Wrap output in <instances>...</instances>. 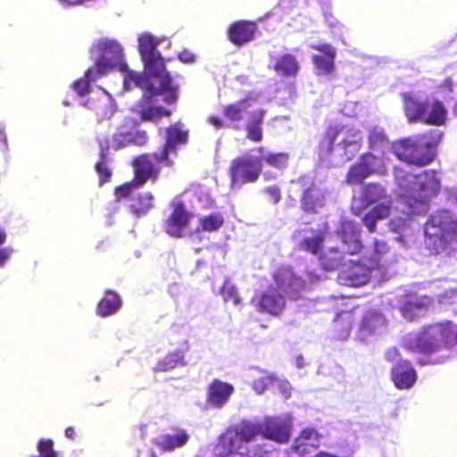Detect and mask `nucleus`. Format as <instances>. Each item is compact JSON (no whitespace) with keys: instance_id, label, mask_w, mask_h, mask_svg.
<instances>
[{"instance_id":"4be33fe9","label":"nucleus","mask_w":457,"mask_h":457,"mask_svg":"<svg viewBox=\"0 0 457 457\" xmlns=\"http://www.w3.org/2000/svg\"><path fill=\"white\" fill-rule=\"evenodd\" d=\"M370 265L363 261V257L361 256L357 262H353L347 270H345L342 278L349 287H361L366 285L370 278L371 271L374 270Z\"/></svg>"},{"instance_id":"a18cd8bd","label":"nucleus","mask_w":457,"mask_h":457,"mask_svg":"<svg viewBox=\"0 0 457 457\" xmlns=\"http://www.w3.org/2000/svg\"><path fill=\"white\" fill-rule=\"evenodd\" d=\"M224 221V217L220 212H212L199 220L196 231H218L223 226Z\"/></svg>"},{"instance_id":"c85d7f7f","label":"nucleus","mask_w":457,"mask_h":457,"mask_svg":"<svg viewBox=\"0 0 457 457\" xmlns=\"http://www.w3.org/2000/svg\"><path fill=\"white\" fill-rule=\"evenodd\" d=\"M386 325V319L380 312L370 311L364 313L359 330L362 337H368L383 332Z\"/></svg>"},{"instance_id":"4c0bfd02","label":"nucleus","mask_w":457,"mask_h":457,"mask_svg":"<svg viewBox=\"0 0 457 457\" xmlns=\"http://www.w3.org/2000/svg\"><path fill=\"white\" fill-rule=\"evenodd\" d=\"M345 254L337 247H330L323 253L320 254V265L326 270H335L341 267Z\"/></svg>"},{"instance_id":"37998d69","label":"nucleus","mask_w":457,"mask_h":457,"mask_svg":"<svg viewBox=\"0 0 457 457\" xmlns=\"http://www.w3.org/2000/svg\"><path fill=\"white\" fill-rule=\"evenodd\" d=\"M233 429L237 432L242 441L246 445L261 435L260 422L244 420L235 426Z\"/></svg>"},{"instance_id":"864d4df0","label":"nucleus","mask_w":457,"mask_h":457,"mask_svg":"<svg viewBox=\"0 0 457 457\" xmlns=\"http://www.w3.org/2000/svg\"><path fill=\"white\" fill-rule=\"evenodd\" d=\"M277 379L274 374H266L253 381V388L258 394L264 393L268 387Z\"/></svg>"},{"instance_id":"7c9ffc66","label":"nucleus","mask_w":457,"mask_h":457,"mask_svg":"<svg viewBox=\"0 0 457 457\" xmlns=\"http://www.w3.org/2000/svg\"><path fill=\"white\" fill-rule=\"evenodd\" d=\"M189 440L188 433L182 428H174L173 434L162 435L156 441L157 447L164 452H171L184 446Z\"/></svg>"},{"instance_id":"6ab92c4d","label":"nucleus","mask_w":457,"mask_h":457,"mask_svg":"<svg viewBox=\"0 0 457 457\" xmlns=\"http://www.w3.org/2000/svg\"><path fill=\"white\" fill-rule=\"evenodd\" d=\"M261 436L278 443H286L290 437L289 426L279 418L269 417L260 422Z\"/></svg>"},{"instance_id":"f257e3e1","label":"nucleus","mask_w":457,"mask_h":457,"mask_svg":"<svg viewBox=\"0 0 457 457\" xmlns=\"http://www.w3.org/2000/svg\"><path fill=\"white\" fill-rule=\"evenodd\" d=\"M394 179L399 188L400 198L411 214H425L428 210L430 198L437 195L441 187L435 170L413 174L401 168H395Z\"/></svg>"},{"instance_id":"a878e982","label":"nucleus","mask_w":457,"mask_h":457,"mask_svg":"<svg viewBox=\"0 0 457 457\" xmlns=\"http://www.w3.org/2000/svg\"><path fill=\"white\" fill-rule=\"evenodd\" d=\"M425 105V113L419 119V122L434 126L444 125L446 120L447 110L443 103L439 100L426 99Z\"/></svg>"},{"instance_id":"1a4fd4ad","label":"nucleus","mask_w":457,"mask_h":457,"mask_svg":"<svg viewBox=\"0 0 457 457\" xmlns=\"http://www.w3.org/2000/svg\"><path fill=\"white\" fill-rule=\"evenodd\" d=\"M131 165L134 168V178L131 181L115 187L114 193L118 198H127L130 195L133 188L141 187L149 180L155 182L159 178L160 172L157 167L141 155L136 156L132 160Z\"/></svg>"},{"instance_id":"8fccbe9b","label":"nucleus","mask_w":457,"mask_h":457,"mask_svg":"<svg viewBox=\"0 0 457 457\" xmlns=\"http://www.w3.org/2000/svg\"><path fill=\"white\" fill-rule=\"evenodd\" d=\"M262 160L271 167L284 169L288 165L289 155L287 153H270L263 156Z\"/></svg>"},{"instance_id":"c756f323","label":"nucleus","mask_w":457,"mask_h":457,"mask_svg":"<svg viewBox=\"0 0 457 457\" xmlns=\"http://www.w3.org/2000/svg\"><path fill=\"white\" fill-rule=\"evenodd\" d=\"M88 107L95 112L99 120L110 119L115 112L112 98L103 92L96 97H90L87 101Z\"/></svg>"},{"instance_id":"58836bf2","label":"nucleus","mask_w":457,"mask_h":457,"mask_svg":"<svg viewBox=\"0 0 457 457\" xmlns=\"http://www.w3.org/2000/svg\"><path fill=\"white\" fill-rule=\"evenodd\" d=\"M250 100H253L252 96H246L237 102L226 105L223 109V114L232 122H239L243 120L244 113L251 106Z\"/></svg>"},{"instance_id":"9b49d317","label":"nucleus","mask_w":457,"mask_h":457,"mask_svg":"<svg viewBox=\"0 0 457 457\" xmlns=\"http://www.w3.org/2000/svg\"><path fill=\"white\" fill-rule=\"evenodd\" d=\"M101 55L96 61V68L99 76L108 70L117 68L125 71L127 64L124 62V55L121 46L114 40H102L98 43Z\"/></svg>"},{"instance_id":"dca6fc26","label":"nucleus","mask_w":457,"mask_h":457,"mask_svg":"<svg viewBox=\"0 0 457 457\" xmlns=\"http://www.w3.org/2000/svg\"><path fill=\"white\" fill-rule=\"evenodd\" d=\"M287 305L286 298L278 287H270L262 292L256 303L258 312L267 313L275 317L279 316Z\"/></svg>"},{"instance_id":"052dcab7","label":"nucleus","mask_w":457,"mask_h":457,"mask_svg":"<svg viewBox=\"0 0 457 457\" xmlns=\"http://www.w3.org/2000/svg\"><path fill=\"white\" fill-rule=\"evenodd\" d=\"M439 89L444 93H453V80L451 77L445 78L439 85Z\"/></svg>"},{"instance_id":"2f4dec72","label":"nucleus","mask_w":457,"mask_h":457,"mask_svg":"<svg viewBox=\"0 0 457 457\" xmlns=\"http://www.w3.org/2000/svg\"><path fill=\"white\" fill-rule=\"evenodd\" d=\"M154 208V196L151 192H141L130 197L129 212L140 218Z\"/></svg>"},{"instance_id":"9d476101","label":"nucleus","mask_w":457,"mask_h":457,"mask_svg":"<svg viewBox=\"0 0 457 457\" xmlns=\"http://www.w3.org/2000/svg\"><path fill=\"white\" fill-rule=\"evenodd\" d=\"M385 358L394 363L390 375L395 387L401 390L412 387L417 380V372L408 360L401 358L399 350L396 347L389 348Z\"/></svg>"},{"instance_id":"2eb2a0df","label":"nucleus","mask_w":457,"mask_h":457,"mask_svg":"<svg viewBox=\"0 0 457 457\" xmlns=\"http://www.w3.org/2000/svg\"><path fill=\"white\" fill-rule=\"evenodd\" d=\"M337 236L342 243L341 250L345 255H354L362 249L360 228L353 220H343L337 228Z\"/></svg>"},{"instance_id":"774afa93","label":"nucleus","mask_w":457,"mask_h":457,"mask_svg":"<svg viewBox=\"0 0 457 457\" xmlns=\"http://www.w3.org/2000/svg\"><path fill=\"white\" fill-rule=\"evenodd\" d=\"M453 337H454V345H455V344H457V328L456 329L454 328V335H453Z\"/></svg>"},{"instance_id":"0e129e2a","label":"nucleus","mask_w":457,"mask_h":457,"mask_svg":"<svg viewBox=\"0 0 457 457\" xmlns=\"http://www.w3.org/2000/svg\"><path fill=\"white\" fill-rule=\"evenodd\" d=\"M64 434L65 436L68 437L69 439H74L76 436L75 428L73 427H68L66 428Z\"/></svg>"},{"instance_id":"338daca9","label":"nucleus","mask_w":457,"mask_h":457,"mask_svg":"<svg viewBox=\"0 0 457 457\" xmlns=\"http://www.w3.org/2000/svg\"><path fill=\"white\" fill-rule=\"evenodd\" d=\"M6 239L5 233L0 229V245H2Z\"/></svg>"},{"instance_id":"c03bdc74","label":"nucleus","mask_w":457,"mask_h":457,"mask_svg":"<svg viewBox=\"0 0 457 457\" xmlns=\"http://www.w3.org/2000/svg\"><path fill=\"white\" fill-rule=\"evenodd\" d=\"M325 236L322 232H315L312 237H305L298 243V248L306 253L317 255L320 253Z\"/></svg>"},{"instance_id":"20e7f679","label":"nucleus","mask_w":457,"mask_h":457,"mask_svg":"<svg viewBox=\"0 0 457 457\" xmlns=\"http://www.w3.org/2000/svg\"><path fill=\"white\" fill-rule=\"evenodd\" d=\"M165 142L159 151L140 154L147 162L157 167L161 171L162 166L171 168L174 165L173 157L178 154V146L187 142L188 131L182 129V124L176 122L165 129Z\"/></svg>"},{"instance_id":"cd10ccee","label":"nucleus","mask_w":457,"mask_h":457,"mask_svg":"<svg viewBox=\"0 0 457 457\" xmlns=\"http://www.w3.org/2000/svg\"><path fill=\"white\" fill-rule=\"evenodd\" d=\"M266 111L262 108L256 109L250 112L249 119L245 123L246 138L252 142L258 143L263 138L262 125Z\"/></svg>"},{"instance_id":"423d86ee","label":"nucleus","mask_w":457,"mask_h":457,"mask_svg":"<svg viewBox=\"0 0 457 457\" xmlns=\"http://www.w3.org/2000/svg\"><path fill=\"white\" fill-rule=\"evenodd\" d=\"M262 171V160L250 155H240L231 160L228 177L231 187L255 183Z\"/></svg>"},{"instance_id":"393cba45","label":"nucleus","mask_w":457,"mask_h":457,"mask_svg":"<svg viewBox=\"0 0 457 457\" xmlns=\"http://www.w3.org/2000/svg\"><path fill=\"white\" fill-rule=\"evenodd\" d=\"M403 109L409 122H419V119L425 113V100L419 98L411 92L401 93Z\"/></svg>"},{"instance_id":"473e14b6","label":"nucleus","mask_w":457,"mask_h":457,"mask_svg":"<svg viewBox=\"0 0 457 457\" xmlns=\"http://www.w3.org/2000/svg\"><path fill=\"white\" fill-rule=\"evenodd\" d=\"M273 70L281 77L295 78L300 71V64L294 54H284L277 59Z\"/></svg>"},{"instance_id":"e433bc0d","label":"nucleus","mask_w":457,"mask_h":457,"mask_svg":"<svg viewBox=\"0 0 457 457\" xmlns=\"http://www.w3.org/2000/svg\"><path fill=\"white\" fill-rule=\"evenodd\" d=\"M390 204H378L373 206L363 217L362 222L368 228L369 232L374 233L377 228V221L386 219L390 214Z\"/></svg>"},{"instance_id":"a211bd4d","label":"nucleus","mask_w":457,"mask_h":457,"mask_svg":"<svg viewBox=\"0 0 457 457\" xmlns=\"http://www.w3.org/2000/svg\"><path fill=\"white\" fill-rule=\"evenodd\" d=\"M256 31V22L240 20L229 25L227 35L233 45L242 46L253 39Z\"/></svg>"},{"instance_id":"13d9d810","label":"nucleus","mask_w":457,"mask_h":457,"mask_svg":"<svg viewBox=\"0 0 457 457\" xmlns=\"http://www.w3.org/2000/svg\"><path fill=\"white\" fill-rule=\"evenodd\" d=\"M178 58L184 63H193L195 62V55L187 49L179 52Z\"/></svg>"},{"instance_id":"f704fd0d","label":"nucleus","mask_w":457,"mask_h":457,"mask_svg":"<svg viewBox=\"0 0 457 457\" xmlns=\"http://www.w3.org/2000/svg\"><path fill=\"white\" fill-rule=\"evenodd\" d=\"M339 145L343 149L345 159L347 161L352 160L362 146V136L361 131L351 128L350 132L344 137Z\"/></svg>"},{"instance_id":"e2e57ef3","label":"nucleus","mask_w":457,"mask_h":457,"mask_svg":"<svg viewBox=\"0 0 457 457\" xmlns=\"http://www.w3.org/2000/svg\"><path fill=\"white\" fill-rule=\"evenodd\" d=\"M11 250L6 248L0 249V267L10 258Z\"/></svg>"},{"instance_id":"3c124183","label":"nucleus","mask_w":457,"mask_h":457,"mask_svg":"<svg viewBox=\"0 0 457 457\" xmlns=\"http://www.w3.org/2000/svg\"><path fill=\"white\" fill-rule=\"evenodd\" d=\"M108 161L109 159H99L95 164V170L98 174L100 186L109 182L112 177V170L107 164Z\"/></svg>"},{"instance_id":"bb28decb","label":"nucleus","mask_w":457,"mask_h":457,"mask_svg":"<svg viewBox=\"0 0 457 457\" xmlns=\"http://www.w3.org/2000/svg\"><path fill=\"white\" fill-rule=\"evenodd\" d=\"M373 250L370 254H363V261L368 262L371 268L378 270L386 267L392 262L389 258L390 246L385 241L375 240Z\"/></svg>"},{"instance_id":"ddd939ff","label":"nucleus","mask_w":457,"mask_h":457,"mask_svg":"<svg viewBox=\"0 0 457 457\" xmlns=\"http://www.w3.org/2000/svg\"><path fill=\"white\" fill-rule=\"evenodd\" d=\"M276 287L289 299L298 300L305 290L306 281L296 276L292 270L285 267L278 269L272 275Z\"/></svg>"},{"instance_id":"a19ab883","label":"nucleus","mask_w":457,"mask_h":457,"mask_svg":"<svg viewBox=\"0 0 457 457\" xmlns=\"http://www.w3.org/2000/svg\"><path fill=\"white\" fill-rule=\"evenodd\" d=\"M185 363L183 352L175 350L169 352L165 356L159 359L154 370L155 371H168L179 366H183Z\"/></svg>"},{"instance_id":"69168bd1","label":"nucleus","mask_w":457,"mask_h":457,"mask_svg":"<svg viewBox=\"0 0 457 457\" xmlns=\"http://www.w3.org/2000/svg\"><path fill=\"white\" fill-rule=\"evenodd\" d=\"M0 140L4 143V145H6V136L3 129H0Z\"/></svg>"},{"instance_id":"ea45409f","label":"nucleus","mask_w":457,"mask_h":457,"mask_svg":"<svg viewBox=\"0 0 457 457\" xmlns=\"http://www.w3.org/2000/svg\"><path fill=\"white\" fill-rule=\"evenodd\" d=\"M117 142L116 149L125 147L129 145H145L148 141V135L145 130L136 131L135 133H117L113 136Z\"/></svg>"},{"instance_id":"4468645a","label":"nucleus","mask_w":457,"mask_h":457,"mask_svg":"<svg viewBox=\"0 0 457 457\" xmlns=\"http://www.w3.org/2000/svg\"><path fill=\"white\" fill-rule=\"evenodd\" d=\"M170 206L172 210L164 220V230L169 236L179 238L183 237V231L188 227L193 214L182 201L172 202Z\"/></svg>"},{"instance_id":"4d7b16f0","label":"nucleus","mask_w":457,"mask_h":457,"mask_svg":"<svg viewBox=\"0 0 457 457\" xmlns=\"http://www.w3.org/2000/svg\"><path fill=\"white\" fill-rule=\"evenodd\" d=\"M97 143L99 145V159H109L110 142L108 137H98Z\"/></svg>"},{"instance_id":"aec40b11","label":"nucleus","mask_w":457,"mask_h":457,"mask_svg":"<svg viewBox=\"0 0 457 457\" xmlns=\"http://www.w3.org/2000/svg\"><path fill=\"white\" fill-rule=\"evenodd\" d=\"M158 95L144 94L141 99L136 104V111L139 113L144 121H157L162 117H170L171 112L162 106H154V97Z\"/></svg>"},{"instance_id":"c9c22d12","label":"nucleus","mask_w":457,"mask_h":457,"mask_svg":"<svg viewBox=\"0 0 457 457\" xmlns=\"http://www.w3.org/2000/svg\"><path fill=\"white\" fill-rule=\"evenodd\" d=\"M121 306V299L119 294L112 290H106L97 304V314L101 317H108L116 313Z\"/></svg>"},{"instance_id":"5fc2aeb1","label":"nucleus","mask_w":457,"mask_h":457,"mask_svg":"<svg viewBox=\"0 0 457 457\" xmlns=\"http://www.w3.org/2000/svg\"><path fill=\"white\" fill-rule=\"evenodd\" d=\"M220 294L225 301H232L234 304H238L241 298L238 295L237 287L228 283H225L220 288Z\"/></svg>"},{"instance_id":"6e6d98bb","label":"nucleus","mask_w":457,"mask_h":457,"mask_svg":"<svg viewBox=\"0 0 457 457\" xmlns=\"http://www.w3.org/2000/svg\"><path fill=\"white\" fill-rule=\"evenodd\" d=\"M264 192L268 195L270 201L273 204H277L280 202L281 191L278 186L267 187H265Z\"/></svg>"},{"instance_id":"5701e85b","label":"nucleus","mask_w":457,"mask_h":457,"mask_svg":"<svg viewBox=\"0 0 457 457\" xmlns=\"http://www.w3.org/2000/svg\"><path fill=\"white\" fill-rule=\"evenodd\" d=\"M245 445L237 432L229 428L219 437L217 448L221 457H228L231 454H244L242 450L246 449Z\"/></svg>"},{"instance_id":"7ed1b4c3","label":"nucleus","mask_w":457,"mask_h":457,"mask_svg":"<svg viewBox=\"0 0 457 457\" xmlns=\"http://www.w3.org/2000/svg\"><path fill=\"white\" fill-rule=\"evenodd\" d=\"M441 134L429 130L423 134L398 140L393 146L397 159L418 167L428 165L436 156V147L441 141Z\"/></svg>"},{"instance_id":"f8f14e48","label":"nucleus","mask_w":457,"mask_h":457,"mask_svg":"<svg viewBox=\"0 0 457 457\" xmlns=\"http://www.w3.org/2000/svg\"><path fill=\"white\" fill-rule=\"evenodd\" d=\"M296 182L303 187L300 204L304 212L314 214L326 205L325 192L313 180L300 177Z\"/></svg>"},{"instance_id":"49530a36","label":"nucleus","mask_w":457,"mask_h":457,"mask_svg":"<svg viewBox=\"0 0 457 457\" xmlns=\"http://www.w3.org/2000/svg\"><path fill=\"white\" fill-rule=\"evenodd\" d=\"M159 41L150 34H145L138 38V51L142 60L159 54L157 45Z\"/></svg>"},{"instance_id":"de8ad7c7","label":"nucleus","mask_w":457,"mask_h":457,"mask_svg":"<svg viewBox=\"0 0 457 457\" xmlns=\"http://www.w3.org/2000/svg\"><path fill=\"white\" fill-rule=\"evenodd\" d=\"M100 77L97 71L89 68L85 71L84 78H80L72 83V88L79 96H85L90 87V82Z\"/></svg>"},{"instance_id":"f3484780","label":"nucleus","mask_w":457,"mask_h":457,"mask_svg":"<svg viewBox=\"0 0 457 457\" xmlns=\"http://www.w3.org/2000/svg\"><path fill=\"white\" fill-rule=\"evenodd\" d=\"M310 48L323 54V55L313 54L312 56V62L319 74L332 73L335 71L336 48L328 43L312 44L310 45Z\"/></svg>"},{"instance_id":"0eeeda50","label":"nucleus","mask_w":457,"mask_h":457,"mask_svg":"<svg viewBox=\"0 0 457 457\" xmlns=\"http://www.w3.org/2000/svg\"><path fill=\"white\" fill-rule=\"evenodd\" d=\"M425 235L442 243L454 241L457 239V219L448 210L437 211L426 222Z\"/></svg>"},{"instance_id":"39448f33","label":"nucleus","mask_w":457,"mask_h":457,"mask_svg":"<svg viewBox=\"0 0 457 457\" xmlns=\"http://www.w3.org/2000/svg\"><path fill=\"white\" fill-rule=\"evenodd\" d=\"M124 71L123 84L126 89H130L132 86H136L145 89L144 94L163 95V100L166 104H171L177 102L179 87L173 85L172 79L167 75L160 81L159 87H154L148 75L130 71L128 68Z\"/></svg>"},{"instance_id":"b1692460","label":"nucleus","mask_w":457,"mask_h":457,"mask_svg":"<svg viewBox=\"0 0 457 457\" xmlns=\"http://www.w3.org/2000/svg\"><path fill=\"white\" fill-rule=\"evenodd\" d=\"M361 201L366 205L387 204H392L386 188L380 183L371 182L362 186L361 193Z\"/></svg>"},{"instance_id":"72a5a7b5","label":"nucleus","mask_w":457,"mask_h":457,"mask_svg":"<svg viewBox=\"0 0 457 457\" xmlns=\"http://www.w3.org/2000/svg\"><path fill=\"white\" fill-rule=\"evenodd\" d=\"M351 128L342 124H330L328 125L320 141L319 147L321 151L328 154L332 153L334 150V144L339 135L344 134V137L350 132Z\"/></svg>"},{"instance_id":"79ce46f5","label":"nucleus","mask_w":457,"mask_h":457,"mask_svg":"<svg viewBox=\"0 0 457 457\" xmlns=\"http://www.w3.org/2000/svg\"><path fill=\"white\" fill-rule=\"evenodd\" d=\"M142 61L144 62L145 69L153 78H158L160 79V81L162 80L166 75L169 78H171L170 73L165 69V61L160 53L147 57Z\"/></svg>"},{"instance_id":"6e6552de","label":"nucleus","mask_w":457,"mask_h":457,"mask_svg":"<svg viewBox=\"0 0 457 457\" xmlns=\"http://www.w3.org/2000/svg\"><path fill=\"white\" fill-rule=\"evenodd\" d=\"M386 168L383 161L372 153H364L357 162L352 164L346 173L345 182L349 185H360L372 175H386Z\"/></svg>"},{"instance_id":"603ef678","label":"nucleus","mask_w":457,"mask_h":457,"mask_svg":"<svg viewBox=\"0 0 457 457\" xmlns=\"http://www.w3.org/2000/svg\"><path fill=\"white\" fill-rule=\"evenodd\" d=\"M423 307L420 301H405L400 307V311L407 320H413L417 312Z\"/></svg>"},{"instance_id":"412c9836","label":"nucleus","mask_w":457,"mask_h":457,"mask_svg":"<svg viewBox=\"0 0 457 457\" xmlns=\"http://www.w3.org/2000/svg\"><path fill=\"white\" fill-rule=\"evenodd\" d=\"M234 392V386L228 383L214 378L207 386L206 403L214 408H221Z\"/></svg>"},{"instance_id":"f03ea898","label":"nucleus","mask_w":457,"mask_h":457,"mask_svg":"<svg viewBox=\"0 0 457 457\" xmlns=\"http://www.w3.org/2000/svg\"><path fill=\"white\" fill-rule=\"evenodd\" d=\"M454 323L444 320L424 325L420 331L409 335L403 342V347L411 353H419L426 358H420V366L435 365L444 362L447 357L431 359L430 356L442 350L451 351L454 346Z\"/></svg>"},{"instance_id":"09e8293b","label":"nucleus","mask_w":457,"mask_h":457,"mask_svg":"<svg viewBox=\"0 0 457 457\" xmlns=\"http://www.w3.org/2000/svg\"><path fill=\"white\" fill-rule=\"evenodd\" d=\"M369 148L371 150H379L388 144L387 137L383 130L372 129L369 133Z\"/></svg>"},{"instance_id":"680f3d73","label":"nucleus","mask_w":457,"mask_h":457,"mask_svg":"<svg viewBox=\"0 0 457 457\" xmlns=\"http://www.w3.org/2000/svg\"><path fill=\"white\" fill-rule=\"evenodd\" d=\"M208 122L212 124L215 129H222L225 127V122L218 116L211 115L208 117Z\"/></svg>"},{"instance_id":"bf43d9fd","label":"nucleus","mask_w":457,"mask_h":457,"mask_svg":"<svg viewBox=\"0 0 457 457\" xmlns=\"http://www.w3.org/2000/svg\"><path fill=\"white\" fill-rule=\"evenodd\" d=\"M319 436V434L316 429L312 428H307L301 431L300 436L297 440H309L312 438H317Z\"/></svg>"}]
</instances>
